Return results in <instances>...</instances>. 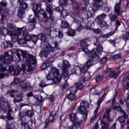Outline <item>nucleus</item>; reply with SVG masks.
Instances as JSON below:
<instances>
[{"label": "nucleus", "instance_id": "f257e3e1", "mask_svg": "<svg viewBox=\"0 0 129 129\" xmlns=\"http://www.w3.org/2000/svg\"><path fill=\"white\" fill-rule=\"evenodd\" d=\"M15 54L18 58H21V54L18 50H16L15 52L13 51H7L4 55L0 56V71L1 72L7 71V67L10 66L12 61L14 60Z\"/></svg>", "mask_w": 129, "mask_h": 129}, {"label": "nucleus", "instance_id": "f03ea898", "mask_svg": "<svg viewBox=\"0 0 129 129\" xmlns=\"http://www.w3.org/2000/svg\"><path fill=\"white\" fill-rule=\"evenodd\" d=\"M103 51V47L102 45L99 44L97 45L96 48H93L91 52H89L87 53L89 59L86 62V66L88 68H90L94 62H96L100 58V55H101V52Z\"/></svg>", "mask_w": 129, "mask_h": 129}, {"label": "nucleus", "instance_id": "7ed1b4c3", "mask_svg": "<svg viewBox=\"0 0 129 129\" xmlns=\"http://www.w3.org/2000/svg\"><path fill=\"white\" fill-rule=\"evenodd\" d=\"M48 71H51L46 76V78L47 80H51L54 84H58L61 82L62 79V76L59 73V70L56 67L50 66Z\"/></svg>", "mask_w": 129, "mask_h": 129}, {"label": "nucleus", "instance_id": "20e7f679", "mask_svg": "<svg viewBox=\"0 0 129 129\" xmlns=\"http://www.w3.org/2000/svg\"><path fill=\"white\" fill-rule=\"evenodd\" d=\"M94 4L92 5V9L94 12H96L98 10H101V11H105L107 13H108L110 11V8L107 7V4L104 0H93Z\"/></svg>", "mask_w": 129, "mask_h": 129}, {"label": "nucleus", "instance_id": "39448f33", "mask_svg": "<svg viewBox=\"0 0 129 129\" xmlns=\"http://www.w3.org/2000/svg\"><path fill=\"white\" fill-rule=\"evenodd\" d=\"M88 107H89V103L87 101L81 102L80 105L78 107V112L83 115L84 120L87 119V116H88L89 113V111L87 110Z\"/></svg>", "mask_w": 129, "mask_h": 129}, {"label": "nucleus", "instance_id": "423d86ee", "mask_svg": "<svg viewBox=\"0 0 129 129\" xmlns=\"http://www.w3.org/2000/svg\"><path fill=\"white\" fill-rule=\"evenodd\" d=\"M70 119L72 125L68 127V129H78V127L81 126V122L78 119L77 113H71L70 114Z\"/></svg>", "mask_w": 129, "mask_h": 129}, {"label": "nucleus", "instance_id": "0eeeda50", "mask_svg": "<svg viewBox=\"0 0 129 129\" xmlns=\"http://www.w3.org/2000/svg\"><path fill=\"white\" fill-rule=\"evenodd\" d=\"M120 11H121V1L115 4L114 7V12L115 14H111L109 18L111 22H115L117 19V16H120Z\"/></svg>", "mask_w": 129, "mask_h": 129}, {"label": "nucleus", "instance_id": "6e6552de", "mask_svg": "<svg viewBox=\"0 0 129 129\" xmlns=\"http://www.w3.org/2000/svg\"><path fill=\"white\" fill-rule=\"evenodd\" d=\"M27 28L25 27H22L21 28H18L15 31V33L13 34L12 36H11L12 40L13 42H17V41H19V36L20 35H22V33H25Z\"/></svg>", "mask_w": 129, "mask_h": 129}, {"label": "nucleus", "instance_id": "1a4fd4ad", "mask_svg": "<svg viewBox=\"0 0 129 129\" xmlns=\"http://www.w3.org/2000/svg\"><path fill=\"white\" fill-rule=\"evenodd\" d=\"M38 39L40 40L44 44L47 43V39L46 38V36L43 33H40L37 35H32L31 36V40L33 42V43H37L38 42Z\"/></svg>", "mask_w": 129, "mask_h": 129}, {"label": "nucleus", "instance_id": "9d476101", "mask_svg": "<svg viewBox=\"0 0 129 129\" xmlns=\"http://www.w3.org/2000/svg\"><path fill=\"white\" fill-rule=\"evenodd\" d=\"M35 114V112L33 110V108H31L30 110L28 109H24L22 110L20 113V115L21 117H24V116H27L29 118H32Z\"/></svg>", "mask_w": 129, "mask_h": 129}, {"label": "nucleus", "instance_id": "9b49d317", "mask_svg": "<svg viewBox=\"0 0 129 129\" xmlns=\"http://www.w3.org/2000/svg\"><path fill=\"white\" fill-rule=\"evenodd\" d=\"M80 48L79 49V52H85L86 54H88L89 52L91 51L89 50L87 47H88V44H87V41L86 39H83L80 41Z\"/></svg>", "mask_w": 129, "mask_h": 129}, {"label": "nucleus", "instance_id": "f8f14e48", "mask_svg": "<svg viewBox=\"0 0 129 129\" xmlns=\"http://www.w3.org/2000/svg\"><path fill=\"white\" fill-rule=\"evenodd\" d=\"M89 80H90V77H84V78H81L80 79L79 82L76 83L75 84V86L77 88V89H83V88L84 87L83 86V84L85 83L86 81H88Z\"/></svg>", "mask_w": 129, "mask_h": 129}, {"label": "nucleus", "instance_id": "ddd939ff", "mask_svg": "<svg viewBox=\"0 0 129 129\" xmlns=\"http://www.w3.org/2000/svg\"><path fill=\"white\" fill-rule=\"evenodd\" d=\"M116 69V71L109 70L108 77L110 79L113 78L114 79H116L118 78V76L120 74V67H117Z\"/></svg>", "mask_w": 129, "mask_h": 129}, {"label": "nucleus", "instance_id": "4468645a", "mask_svg": "<svg viewBox=\"0 0 129 129\" xmlns=\"http://www.w3.org/2000/svg\"><path fill=\"white\" fill-rule=\"evenodd\" d=\"M28 8V4L25 2H21L20 3V8L18 10V16L19 18H23L24 13H25V10Z\"/></svg>", "mask_w": 129, "mask_h": 129}, {"label": "nucleus", "instance_id": "2eb2a0df", "mask_svg": "<svg viewBox=\"0 0 129 129\" xmlns=\"http://www.w3.org/2000/svg\"><path fill=\"white\" fill-rule=\"evenodd\" d=\"M106 17V15L102 13L100 15L97 17L98 20V25L100 26V28H102L103 27L106 26V22L104 21V18Z\"/></svg>", "mask_w": 129, "mask_h": 129}, {"label": "nucleus", "instance_id": "dca6fc26", "mask_svg": "<svg viewBox=\"0 0 129 129\" xmlns=\"http://www.w3.org/2000/svg\"><path fill=\"white\" fill-rule=\"evenodd\" d=\"M0 107L3 110L4 112H8L9 110H13L11 108L10 104L7 102L1 101L0 102Z\"/></svg>", "mask_w": 129, "mask_h": 129}, {"label": "nucleus", "instance_id": "f3484780", "mask_svg": "<svg viewBox=\"0 0 129 129\" xmlns=\"http://www.w3.org/2000/svg\"><path fill=\"white\" fill-rule=\"evenodd\" d=\"M33 11L34 13L35 16H38L39 14H40V11H43L44 12V10L42 9V4L40 3L37 4H34L33 5Z\"/></svg>", "mask_w": 129, "mask_h": 129}, {"label": "nucleus", "instance_id": "a211bd4d", "mask_svg": "<svg viewBox=\"0 0 129 129\" xmlns=\"http://www.w3.org/2000/svg\"><path fill=\"white\" fill-rule=\"evenodd\" d=\"M49 119L51 120V123H53L57 119V113L54 111L49 112Z\"/></svg>", "mask_w": 129, "mask_h": 129}, {"label": "nucleus", "instance_id": "6ab92c4d", "mask_svg": "<svg viewBox=\"0 0 129 129\" xmlns=\"http://www.w3.org/2000/svg\"><path fill=\"white\" fill-rule=\"evenodd\" d=\"M33 97L36 99L35 101V104L36 105H40V103H42L43 101V97L42 96H38L37 95H35L33 96Z\"/></svg>", "mask_w": 129, "mask_h": 129}, {"label": "nucleus", "instance_id": "aec40b11", "mask_svg": "<svg viewBox=\"0 0 129 129\" xmlns=\"http://www.w3.org/2000/svg\"><path fill=\"white\" fill-rule=\"evenodd\" d=\"M3 47L4 49H8V48H13L14 44L11 41H6L3 42Z\"/></svg>", "mask_w": 129, "mask_h": 129}, {"label": "nucleus", "instance_id": "412c9836", "mask_svg": "<svg viewBox=\"0 0 129 129\" xmlns=\"http://www.w3.org/2000/svg\"><path fill=\"white\" fill-rule=\"evenodd\" d=\"M16 127L15 122L12 121H6V129H14Z\"/></svg>", "mask_w": 129, "mask_h": 129}, {"label": "nucleus", "instance_id": "4be33fe9", "mask_svg": "<svg viewBox=\"0 0 129 129\" xmlns=\"http://www.w3.org/2000/svg\"><path fill=\"white\" fill-rule=\"evenodd\" d=\"M109 70H111V68H107L106 71L104 70L101 73V76L103 79L105 78L106 80L108 79V76L106 74H107V72H109Z\"/></svg>", "mask_w": 129, "mask_h": 129}, {"label": "nucleus", "instance_id": "5701e85b", "mask_svg": "<svg viewBox=\"0 0 129 129\" xmlns=\"http://www.w3.org/2000/svg\"><path fill=\"white\" fill-rule=\"evenodd\" d=\"M69 15V11L68 10L61 9V12H60V17L62 18V19H65L67 18V16Z\"/></svg>", "mask_w": 129, "mask_h": 129}, {"label": "nucleus", "instance_id": "b1692460", "mask_svg": "<svg viewBox=\"0 0 129 129\" xmlns=\"http://www.w3.org/2000/svg\"><path fill=\"white\" fill-rule=\"evenodd\" d=\"M66 34L67 36H69V37H74V36L76 35V31H75L74 29H72V28H71L68 30Z\"/></svg>", "mask_w": 129, "mask_h": 129}, {"label": "nucleus", "instance_id": "393cba45", "mask_svg": "<svg viewBox=\"0 0 129 129\" xmlns=\"http://www.w3.org/2000/svg\"><path fill=\"white\" fill-rule=\"evenodd\" d=\"M59 6L61 7V9L63 10L64 8H66L68 6V1L67 0H59Z\"/></svg>", "mask_w": 129, "mask_h": 129}, {"label": "nucleus", "instance_id": "a878e982", "mask_svg": "<svg viewBox=\"0 0 129 129\" xmlns=\"http://www.w3.org/2000/svg\"><path fill=\"white\" fill-rule=\"evenodd\" d=\"M39 56L41 58H47L49 56V52L47 50H41L39 52Z\"/></svg>", "mask_w": 129, "mask_h": 129}, {"label": "nucleus", "instance_id": "bb28decb", "mask_svg": "<svg viewBox=\"0 0 129 129\" xmlns=\"http://www.w3.org/2000/svg\"><path fill=\"white\" fill-rule=\"evenodd\" d=\"M13 113H14V111H13V110H9L7 112L8 115L6 116V118L8 121H11V120H13V119H14V117L12 116Z\"/></svg>", "mask_w": 129, "mask_h": 129}, {"label": "nucleus", "instance_id": "cd10ccee", "mask_svg": "<svg viewBox=\"0 0 129 129\" xmlns=\"http://www.w3.org/2000/svg\"><path fill=\"white\" fill-rule=\"evenodd\" d=\"M119 38L122 39V40H124L125 42H126V41L129 40V32H125V34L121 35Z\"/></svg>", "mask_w": 129, "mask_h": 129}, {"label": "nucleus", "instance_id": "c85d7f7f", "mask_svg": "<svg viewBox=\"0 0 129 129\" xmlns=\"http://www.w3.org/2000/svg\"><path fill=\"white\" fill-rule=\"evenodd\" d=\"M66 98L71 100V101H74L76 99V96H75V94L70 93V94L66 95Z\"/></svg>", "mask_w": 129, "mask_h": 129}, {"label": "nucleus", "instance_id": "c756f323", "mask_svg": "<svg viewBox=\"0 0 129 129\" xmlns=\"http://www.w3.org/2000/svg\"><path fill=\"white\" fill-rule=\"evenodd\" d=\"M51 66L49 65V63L47 62L46 61H45L42 64L41 66V69L42 70H47V71H49V69H50V67Z\"/></svg>", "mask_w": 129, "mask_h": 129}, {"label": "nucleus", "instance_id": "7c9ffc66", "mask_svg": "<svg viewBox=\"0 0 129 129\" xmlns=\"http://www.w3.org/2000/svg\"><path fill=\"white\" fill-rule=\"evenodd\" d=\"M46 50L48 53H53L55 51V47H52V46L49 43H47L46 45Z\"/></svg>", "mask_w": 129, "mask_h": 129}, {"label": "nucleus", "instance_id": "2f4dec72", "mask_svg": "<svg viewBox=\"0 0 129 129\" xmlns=\"http://www.w3.org/2000/svg\"><path fill=\"white\" fill-rule=\"evenodd\" d=\"M69 75V72H68V70L67 69H63L62 70V77H64V78H68V76Z\"/></svg>", "mask_w": 129, "mask_h": 129}, {"label": "nucleus", "instance_id": "473e14b6", "mask_svg": "<svg viewBox=\"0 0 129 129\" xmlns=\"http://www.w3.org/2000/svg\"><path fill=\"white\" fill-rule=\"evenodd\" d=\"M85 16L86 18V19H90V18H92V12H91V11L90 10H88L86 11L84 13Z\"/></svg>", "mask_w": 129, "mask_h": 129}, {"label": "nucleus", "instance_id": "72a5a7b5", "mask_svg": "<svg viewBox=\"0 0 129 129\" xmlns=\"http://www.w3.org/2000/svg\"><path fill=\"white\" fill-rule=\"evenodd\" d=\"M7 28L9 29V30H13V31H16V25L13 24L12 23H8L7 24Z\"/></svg>", "mask_w": 129, "mask_h": 129}, {"label": "nucleus", "instance_id": "f704fd0d", "mask_svg": "<svg viewBox=\"0 0 129 129\" xmlns=\"http://www.w3.org/2000/svg\"><path fill=\"white\" fill-rule=\"evenodd\" d=\"M111 109H112V110H117V111H120V112H124L122 108H121L119 106H112Z\"/></svg>", "mask_w": 129, "mask_h": 129}, {"label": "nucleus", "instance_id": "c9c22d12", "mask_svg": "<svg viewBox=\"0 0 129 129\" xmlns=\"http://www.w3.org/2000/svg\"><path fill=\"white\" fill-rule=\"evenodd\" d=\"M69 23L66 21H61V28L62 29H68L69 28Z\"/></svg>", "mask_w": 129, "mask_h": 129}, {"label": "nucleus", "instance_id": "e433bc0d", "mask_svg": "<svg viewBox=\"0 0 129 129\" xmlns=\"http://www.w3.org/2000/svg\"><path fill=\"white\" fill-rule=\"evenodd\" d=\"M70 67V63L69 61H67V60H64L63 61V68L62 69H67Z\"/></svg>", "mask_w": 129, "mask_h": 129}, {"label": "nucleus", "instance_id": "4c0bfd02", "mask_svg": "<svg viewBox=\"0 0 129 129\" xmlns=\"http://www.w3.org/2000/svg\"><path fill=\"white\" fill-rule=\"evenodd\" d=\"M25 65H26V67H28L27 72L34 71V69H33V66L31 64V62L25 63Z\"/></svg>", "mask_w": 129, "mask_h": 129}, {"label": "nucleus", "instance_id": "58836bf2", "mask_svg": "<svg viewBox=\"0 0 129 129\" xmlns=\"http://www.w3.org/2000/svg\"><path fill=\"white\" fill-rule=\"evenodd\" d=\"M88 68H89L87 67V66H85V65L83 66V67L80 68L81 73H83V74H84V73L87 72Z\"/></svg>", "mask_w": 129, "mask_h": 129}, {"label": "nucleus", "instance_id": "ea45409f", "mask_svg": "<svg viewBox=\"0 0 129 129\" xmlns=\"http://www.w3.org/2000/svg\"><path fill=\"white\" fill-rule=\"evenodd\" d=\"M19 86L21 89H27V88H28V84L24 82H20Z\"/></svg>", "mask_w": 129, "mask_h": 129}, {"label": "nucleus", "instance_id": "a19ab883", "mask_svg": "<svg viewBox=\"0 0 129 129\" xmlns=\"http://www.w3.org/2000/svg\"><path fill=\"white\" fill-rule=\"evenodd\" d=\"M16 92H18V91H16L13 89L7 91L8 94H10L11 97L12 98L15 97V95L14 94H15Z\"/></svg>", "mask_w": 129, "mask_h": 129}, {"label": "nucleus", "instance_id": "79ce46f5", "mask_svg": "<svg viewBox=\"0 0 129 129\" xmlns=\"http://www.w3.org/2000/svg\"><path fill=\"white\" fill-rule=\"evenodd\" d=\"M95 80L97 83H99L101 82V81H103V78H102L100 75H96Z\"/></svg>", "mask_w": 129, "mask_h": 129}, {"label": "nucleus", "instance_id": "37998d69", "mask_svg": "<svg viewBox=\"0 0 129 129\" xmlns=\"http://www.w3.org/2000/svg\"><path fill=\"white\" fill-rule=\"evenodd\" d=\"M77 90H78L75 86H72L70 88V93L75 94H76V92H77Z\"/></svg>", "mask_w": 129, "mask_h": 129}, {"label": "nucleus", "instance_id": "c03bdc74", "mask_svg": "<svg viewBox=\"0 0 129 129\" xmlns=\"http://www.w3.org/2000/svg\"><path fill=\"white\" fill-rule=\"evenodd\" d=\"M112 60H118V59H121V53H118L117 54H115L112 56Z\"/></svg>", "mask_w": 129, "mask_h": 129}, {"label": "nucleus", "instance_id": "a18cd8bd", "mask_svg": "<svg viewBox=\"0 0 129 129\" xmlns=\"http://www.w3.org/2000/svg\"><path fill=\"white\" fill-rule=\"evenodd\" d=\"M23 37H24V40H25L26 42H29V41H31V36L29 35L28 34H26L25 35V33H23Z\"/></svg>", "mask_w": 129, "mask_h": 129}, {"label": "nucleus", "instance_id": "49530a36", "mask_svg": "<svg viewBox=\"0 0 129 129\" xmlns=\"http://www.w3.org/2000/svg\"><path fill=\"white\" fill-rule=\"evenodd\" d=\"M9 30L8 29V28H2L1 29V32L2 33H0V34L1 35H3V36H7L8 35V31Z\"/></svg>", "mask_w": 129, "mask_h": 129}, {"label": "nucleus", "instance_id": "de8ad7c7", "mask_svg": "<svg viewBox=\"0 0 129 129\" xmlns=\"http://www.w3.org/2000/svg\"><path fill=\"white\" fill-rule=\"evenodd\" d=\"M83 30H84V26L82 25L81 23H80L78 27L76 28V31L77 32H80L81 31H83Z\"/></svg>", "mask_w": 129, "mask_h": 129}, {"label": "nucleus", "instance_id": "09e8293b", "mask_svg": "<svg viewBox=\"0 0 129 129\" xmlns=\"http://www.w3.org/2000/svg\"><path fill=\"white\" fill-rule=\"evenodd\" d=\"M19 83L20 79L16 78L14 79V81L11 83V85H14V86H15V85H17V84H19Z\"/></svg>", "mask_w": 129, "mask_h": 129}, {"label": "nucleus", "instance_id": "8fccbe9b", "mask_svg": "<svg viewBox=\"0 0 129 129\" xmlns=\"http://www.w3.org/2000/svg\"><path fill=\"white\" fill-rule=\"evenodd\" d=\"M13 71L14 75H19V74L21 73L22 70L20 68V67H18L17 69H14Z\"/></svg>", "mask_w": 129, "mask_h": 129}, {"label": "nucleus", "instance_id": "3c124183", "mask_svg": "<svg viewBox=\"0 0 129 129\" xmlns=\"http://www.w3.org/2000/svg\"><path fill=\"white\" fill-rule=\"evenodd\" d=\"M108 59V58H107V57H106V56L104 57L100 60V63L101 64H105V63H106V61H107Z\"/></svg>", "mask_w": 129, "mask_h": 129}, {"label": "nucleus", "instance_id": "603ef678", "mask_svg": "<svg viewBox=\"0 0 129 129\" xmlns=\"http://www.w3.org/2000/svg\"><path fill=\"white\" fill-rule=\"evenodd\" d=\"M34 57L33 55L29 54L28 55V59L25 61V63H31V60Z\"/></svg>", "mask_w": 129, "mask_h": 129}, {"label": "nucleus", "instance_id": "864d4df0", "mask_svg": "<svg viewBox=\"0 0 129 129\" xmlns=\"http://www.w3.org/2000/svg\"><path fill=\"white\" fill-rule=\"evenodd\" d=\"M45 61H46V63H47V64H49V66H51V64H52V63L54 62V58L53 57H50L48 59H47Z\"/></svg>", "mask_w": 129, "mask_h": 129}, {"label": "nucleus", "instance_id": "5fc2aeb1", "mask_svg": "<svg viewBox=\"0 0 129 129\" xmlns=\"http://www.w3.org/2000/svg\"><path fill=\"white\" fill-rule=\"evenodd\" d=\"M26 42V41L25 40V38H21L18 40V43L20 44V45H24V44H25Z\"/></svg>", "mask_w": 129, "mask_h": 129}, {"label": "nucleus", "instance_id": "6e6d98bb", "mask_svg": "<svg viewBox=\"0 0 129 129\" xmlns=\"http://www.w3.org/2000/svg\"><path fill=\"white\" fill-rule=\"evenodd\" d=\"M14 70H15V67H14V66H9V68L7 71V72L8 74L12 73Z\"/></svg>", "mask_w": 129, "mask_h": 129}, {"label": "nucleus", "instance_id": "4d7b16f0", "mask_svg": "<svg viewBox=\"0 0 129 129\" xmlns=\"http://www.w3.org/2000/svg\"><path fill=\"white\" fill-rule=\"evenodd\" d=\"M118 119L120 123H124L125 122V119L123 116L119 117Z\"/></svg>", "mask_w": 129, "mask_h": 129}, {"label": "nucleus", "instance_id": "13d9d810", "mask_svg": "<svg viewBox=\"0 0 129 129\" xmlns=\"http://www.w3.org/2000/svg\"><path fill=\"white\" fill-rule=\"evenodd\" d=\"M46 12L49 13V15L50 14H53V11H52V9L49 6H47L46 7Z\"/></svg>", "mask_w": 129, "mask_h": 129}, {"label": "nucleus", "instance_id": "bf43d9fd", "mask_svg": "<svg viewBox=\"0 0 129 129\" xmlns=\"http://www.w3.org/2000/svg\"><path fill=\"white\" fill-rule=\"evenodd\" d=\"M58 39H63L64 37V34H63V32H62L61 30L58 31Z\"/></svg>", "mask_w": 129, "mask_h": 129}, {"label": "nucleus", "instance_id": "052dcab7", "mask_svg": "<svg viewBox=\"0 0 129 129\" xmlns=\"http://www.w3.org/2000/svg\"><path fill=\"white\" fill-rule=\"evenodd\" d=\"M22 127H24V129H29L30 127V126H29V124L27 123H22L21 124Z\"/></svg>", "mask_w": 129, "mask_h": 129}, {"label": "nucleus", "instance_id": "680f3d73", "mask_svg": "<svg viewBox=\"0 0 129 129\" xmlns=\"http://www.w3.org/2000/svg\"><path fill=\"white\" fill-rule=\"evenodd\" d=\"M92 31L93 32V33H94L95 34H100V33H101V31H100V29H95V28H93L92 29Z\"/></svg>", "mask_w": 129, "mask_h": 129}, {"label": "nucleus", "instance_id": "e2e57ef3", "mask_svg": "<svg viewBox=\"0 0 129 129\" xmlns=\"http://www.w3.org/2000/svg\"><path fill=\"white\" fill-rule=\"evenodd\" d=\"M115 34V30L109 32V33H107L106 36L107 37H111V36H113Z\"/></svg>", "mask_w": 129, "mask_h": 129}, {"label": "nucleus", "instance_id": "0e129e2a", "mask_svg": "<svg viewBox=\"0 0 129 129\" xmlns=\"http://www.w3.org/2000/svg\"><path fill=\"white\" fill-rule=\"evenodd\" d=\"M52 31L51 30V28H46L45 29V33L46 35H51V32Z\"/></svg>", "mask_w": 129, "mask_h": 129}, {"label": "nucleus", "instance_id": "69168bd1", "mask_svg": "<svg viewBox=\"0 0 129 129\" xmlns=\"http://www.w3.org/2000/svg\"><path fill=\"white\" fill-rule=\"evenodd\" d=\"M23 100V99L20 98V99H17V98H15L13 99V101L14 103H20L21 101Z\"/></svg>", "mask_w": 129, "mask_h": 129}, {"label": "nucleus", "instance_id": "338daca9", "mask_svg": "<svg viewBox=\"0 0 129 129\" xmlns=\"http://www.w3.org/2000/svg\"><path fill=\"white\" fill-rule=\"evenodd\" d=\"M29 23L30 24H37V20H36V18H33L29 21Z\"/></svg>", "mask_w": 129, "mask_h": 129}, {"label": "nucleus", "instance_id": "774afa93", "mask_svg": "<svg viewBox=\"0 0 129 129\" xmlns=\"http://www.w3.org/2000/svg\"><path fill=\"white\" fill-rule=\"evenodd\" d=\"M116 28H118L119 26H120V21L119 20H116L115 25Z\"/></svg>", "mask_w": 129, "mask_h": 129}]
</instances>
